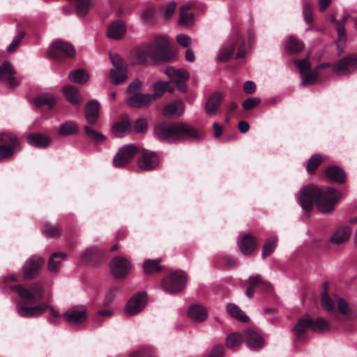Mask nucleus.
Instances as JSON below:
<instances>
[{
	"mask_svg": "<svg viewBox=\"0 0 357 357\" xmlns=\"http://www.w3.org/2000/svg\"><path fill=\"white\" fill-rule=\"evenodd\" d=\"M15 275H10L3 278L5 285L11 290L17 292L20 300L17 303V310L20 317L24 318L36 317L43 314L47 309L50 310L52 317L49 318V321L56 324L55 318L63 317L65 321L70 324H82L88 318L87 309L84 305H75L69 308L63 314L50 307L47 303L34 305L41 301L44 296V291L39 282H33L29 288H25L21 284L11 285L10 283L17 282Z\"/></svg>",
	"mask_w": 357,
	"mask_h": 357,
	"instance_id": "1",
	"label": "nucleus"
},
{
	"mask_svg": "<svg viewBox=\"0 0 357 357\" xmlns=\"http://www.w3.org/2000/svg\"><path fill=\"white\" fill-rule=\"evenodd\" d=\"M340 197L341 193L333 188L307 185L301 190L298 201L306 213L311 212L314 203L321 212L329 213L333 211Z\"/></svg>",
	"mask_w": 357,
	"mask_h": 357,
	"instance_id": "2",
	"label": "nucleus"
},
{
	"mask_svg": "<svg viewBox=\"0 0 357 357\" xmlns=\"http://www.w3.org/2000/svg\"><path fill=\"white\" fill-rule=\"evenodd\" d=\"M155 134L160 141L167 142L201 138L195 128L183 122H162L155 127Z\"/></svg>",
	"mask_w": 357,
	"mask_h": 357,
	"instance_id": "3",
	"label": "nucleus"
},
{
	"mask_svg": "<svg viewBox=\"0 0 357 357\" xmlns=\"http://www.w3.org/2000/svg\"><path fill=\"white\" fill-rule=\"evenodd\" d=\"M149 59L158 61L171 59L169 42L165 36H157L153 41L144 47L137 48L133 53L135 64H146Z\"/></svg>",
	"mask_w": 357,
	"mask_h": 357,
	"instance_id": "4",
	"label": "nucleus"
},
{
	"mask_svg": "<svg viewBox=\"0 0 357 357\" xmlns=\"http://www.w3.org/2000/svg\"><path fill=\"white\" fill-rule=\"evenodd\" d=\"M307 328L313 332L323 333L330 330L329 322L322 317L312 319L308 316H305L298 320L292 331L296 335L295 341L303 342L305 340V333Z\"/></svg>",
	"mask_w": 357,
	"mask_h": 357,
	"instance_id": "5",
	"label": "nucleus"
},
{
	"mask_svg": "<svg viewBox=\"0 0 357 357\" xmlns=\"http://www.w3.org/2000/svg\"><path fill=\"white\" fill-rule=\"evenodd\" d=\"M236 50H237L236 59H241L245 56V40L240 36H236L235 38L222 46L218 55V61L221 62L229 61L234 56Z\"/></svg>",
	"mask_w": 357,
	"mask_h": 357,
	"instance_id": "6",
	"label": "nucleus"
},
{
	"mask_svg": "<svg viewBox=\"0 0 357 357\" xmlns=\"http://www.w3.org/2000/svg\"><path fill=\"white\" fill-rule=\"evenodd\" d=\"M187 282V275L182 271L170 272L162 280L163 289L169 294H177L182 291Z\"/></svg>",
	"mask_w": 357,
	"mask_h": 357,
	"instance_id": "7",
	"label": "nucleus"
},
{
	"mask_svg": "<svg viewBox=\"0 0 357 357\" xmlns=\"http://www.w3.org/2000/svg\"><path fill=\"white\" fill-rule=\"evenodd\" d=\"M21 149L20 140L15 134L8 132L0 134V153L3 156L12 158L15 152Z\"/></svg>",
	"mask_w": 357,
	"mask_h": 357,
	"instance_id": "8",
	"label": "nucleus"
},
{
	"mask_svg": "<svg viewBox=\"0 0 357 357\" xmlns=\"http://www.w3.org/2000/svg\"><path fill=\"white\" fill-rule=\"evenodd\" d=\"M111 62L115 69L110 70V78L115 85L124 82L127 78L128 66L126 61L118 54H109Z\"/></svg>",
	"mask_w": 357,
	"mask_h": 357,
	"instance_id": "9",
	"label": "nucleus"
},
{
	"mask_svg": "<svg viewBox=\"0 0 357 357\" xmlns=\"http://www.w3.org/2000/svg\"><path fill=\"white\" fill-rule=\"evenodd\" d=\"M75 54L76 51L73 45L63 40L53 43L49 50V55L58 61L74 58Z\"/></svg>",
	"mask_w": 357,
	"mask_h": 357,
	"instance_id": "10",
	"label": "nucleus"
},
{
	"mask_svg": "<svg viewBox=\"0 0 357 357\" xmlns=\"http://www.w3.org/2000/svg\"><path fill=\"white\" fill-rule=\"evenodd\" d=\"M357 68V54H347L333 64V72L339 75L351 73Z\"/></svg>",
	"mask_w": 357,
	"mask_h": 357,
	"instance_id": "11",
	"label": "nucleus"
},
{
	"mask_svg": "<svg viewBox=\"0 0 357 357\" xmlns=\"http://www.w3.org/2000/svg\"><path fill=\"white\" fill-rule=\"evenodd\" d=\"M139 149L134 144H128L121 147L113 159L116 167H123L129 164L133 159Z\"/></svg>",
	"mask_w": 357,
	"mask_h": 357,
	"instance_id": "12",
	"label": "nucleus"
},
{
	"mask_svg": "<svg viewBox=\"0 0 357 357\" xmlns=\"http://www.w3.org/2000/svg\"><path fill=\"white\" fill-rule=\"evenodd\" d=\"M160 165V158L156 152L143 149L138 159V167L143 171H153Z\"/></svg>",
	"mask_w": 357,
	"mask_h": 357,
	"instance_id": "13",
	"label": "nucleus"
},
{
	"mask_svg": "<svg viewBox=\"0 0 357 357\" xmlns=\"http://www.w3.org/2000/svg\"><path fill=\"white\" fill-rule=\"evenodd\" d=\"M112 274L116 279H123L128 276L131 269V264L128 259L118 256L110 262Z\"/></svg>",
	"mask_w": 357,
	"mask_h": 357,
	"instance_id": "14",
	"label": "nucleus"
},
{
	"mask_svg": "<svg viewBox=\"0 0 357 357\" xmlns=\"http://www.w3.org/2000/svg\"><path fill=\"white\" fill-rule=\"evenodd\" d=\"M45 260L40 256H32L25 262L23 266V275L25 280L34 279L40 273Z\"/></svg>",
	"mask_w": 357,
	"mask_h": 357,
	"instance_id": "15",
	"label": "nucleus"
},
{
	"mask_svg": "<svg viewBox=\"0 0 357 357\" xmlns=\"http://www.w3.org/2000/svg\"><path fill=\"white\" fill-rule=\"evenodd\" d=\"M165 73L172 80L171 82H174L180 91L185 92L187 91L188 87L185 82L188 80L189 75L186 71L170 66L166 68Z\"/></svg>",
	"mask_w": 357,
	"mask_h": 357,
	"instance_id": "16",
	"label": "nucleus"
},
{
	"mask_svg": "<svg viewBox=\"0 0 357 357\" xmlns=\"http://www.w3.org/2000/svg\"><path fill=\"white\" fill-rule=\"evenodd\" d=\"M248 287L245 291V294L249 298H252L256 288H259L262 291L269 293L272 291L271 284L262 280L259 275L250 276L246 281Z\"/></svg>",
	"mask_w": 357,
	"mask_h": 357,
	"instance_id": "17",
	"label": "nucleus"
},
{
	"mask_svg": "<svg viewBox=\"0 0 357 357\" xmlns=\"http://www.w3.org/2000/svg\"><path fill=\"white\" fill-rule=\"evenodd\" d=\"M15 73L13 65L9 61H6L0 66V79L5 82L8 87L12 89L20 84L14 77Z\"/></svg>",
	"mask_w": 357,
	"mask_h": 357,
	"instance_id": "18",
	"label": "nucleus"
},
{
	"mask_svg": "<svg viewBox=\"0 0 357 357\" xmlns=\"http://www.w3.org/2000/svg\"><path fill=\"white\" fill-rule=\"evenodd\" d=\"M146 302V294L144 292H139L134 295L128 301L126 312L130 315H133L141 312L144 307Z\"/></svg>",
	"mask_w": 357,
	"mask_h": 357,
	"instance_id": "19",
	"label": "nucleus"
},
{
	"mask_svg": "<svg viewBox=\"0 0 357 357\" xmlns=\"http://www.w3.org/2000/svg\"><path fill=\"white\" fill-rule=\"evenodd\" d=\"M244 335L250 348L259 349L264 347V340L257 329L249 328L245 331Z\"/></svg>",
	"mask_w": 357,
	"mask_h": 357,
	"instance_id": "20",
	"label": "nucleus"
},
{
	"mask_svg": "<svg viewBox=\"0 0 357 357\" xmlns=\"http://www.w3.org/2000/svg\"><path fill=\"white\" fill-rule=\"evenodd\" d=\"M153 101L151 94L142 93H134L127 99V104L135 108H144L149 107Z\"/></svg>",
	"mask_w": 357,
	"mask_h": 357,
	"instance_id": "21",
	"label": "nucleus"
},
{
	"mask_svg": "<svg viewBox=\"0 0 357 357\" xmlns=\"http://www.w3.org/2000/svg\"><path fill=\"white\" fill-rule=\"evenodd\" d=\"M339 313L345 317L347 320L355 319L357 317V311L353 305L349 304L344 298L338 297L335 300Z\"/></svg>",
	"mask_w": 357,
	"mask_h": 357,
	"instance_id": "22",
	"label": "nucleus"
},
{
	"mask_svg": "<svg viewBox=\"0 0 357 357\" xmlns=\"http://www.w3.org/2000/svg\"><path fill=\"white\" fill-rule=\"evenodd\" d=\"M105 258V252L98 248L87 249L82 256V260L89 264H97Z\"/></svg>",
	"mask_w": 357,
	"mask_h": 357,
	"instance_id": "23",
	"label": "nucleus"
},
{
	"mask_svg": "<svg viewBox=\"0 0 357 357\" xmlns=\"http://www.w3.org/2000/svg\"><path fill=\"white\" fill-rule=\"evenodd\" d=\"M100 105L97 100H91L85 106V118L90 126L94 125L99 117Z\"/></svg>",
	"mask_w": 357,
	"mask_h": 357,
	"instance_id": "24",
	"label": "nucleus"
},
{
	"mask_svg": "<svg viewBox=\"0 0 357 357\" xmlns=\"http://www.w3.org/2000/svg\"><path fill=\"white\" fill-rule=\"evenodd\" d=\"M62 91L67 100L73 105L78 106L82 103L83 99L77 87L72 85H65Z\"/></svg>",
	"mask_w": 357,
	"mask_h": 357,
	"instance_id": "25",
	"label": "nucleus"
},
{
	"mask_svg": "<svg viewBox=\"0 0 357 357\" xmlns=\"http://www.w3.org/2000/svg\"><path fill=\"white\" fill-rule=\"evenodd\" d=\"M257 245L255 238L250 234H245L238 241L239 248L244 255L252 254L256 249Z\"/></svg>",
	"mask_w": 357,
	"mask_h": 357,
	"instance_id": "26",
	"label": "nucleus"
},
{
	"mask_svg": "<svg viewBox=\"0 0 357 357\" xmlns=\"http://www.w3.org/2000/svg\"><path fill=\"white\" fill-rule=\"evenodd\" d=\"M325 176L327 178L337 183H344L347 179L344 171L335 165L331 166L325 170Z\"/></svg>",
	"mask_w": 357,
	"mask_h": 357,
	"instance_id": "27",
	"label": "nucleus"
},
{
	"mask_svg": "<svg viewBox=\"0 0 357 357\" xmlns=\"http://www.w3.org/2000/svg\"><path fill=\"white\" fill-rule=\"evenodd\" d=\"M27 142L33 146L45 148L50 144V138L45 134L31 133L26 137Z\"/></svg>",
	"mask_w": 357,
	"mask_h": 357,
	"instance_id": "28",
	"label": "nucleus"
},
{
	"mask_svg": "<svg viewBox=\"0 0 357 357\" xmlns=\"http://www.w3.org/2000/svg\"><path fill=\"white\" fill-rule=\"evenodd\" d=\"M126 31L125 24L119 20L114 21L107 28V36L110 38L119 40Z\"/></svg>",
	"mask_w": 357,
	"mask_h": 357,
	"instance_id": "29",
	"label": "nucleus"
},
{
	"mask_svg": "<svg viewBox=\"0 0 357 357\" xmlns=\"http://www.w3.org/2000/svg\"><path fill=\"white\" fill-rule=\"evenodd\" d=\"M222 100V96L219 92L211 94L205 105V111L208 115H213L218 109Z\"/></svg>",
	"mask_w": 357,
	"mask_h": 357,
	"instance_id": "30",
	"label": "nucleus"
},
{
	"mask_svg": "<svg viewBox=\"0 0 357 357\" xmlns=\"http://www.w3.org/2000/svg\"><path fill=\"white\" fill-rule=\"evenodd\" d=\"M184 107V103L181 100H174L163 108L162 114L165 116H179L183 113Z\"/></svg>",
	"mask_w": 357,
	"mask_h": 357,
	"instance_id": "31",
	"label": "nucleus"
},
{
	"mask_svg": "<svg viewBox=\"0 0 357 357\" xmlns=\"http://www.w3.org/2000/svg\"><path fill=\"white\" fill-rule=\"evenodd\" d=\"M351 231V228L349 226L340 227L331 236V242L335 245L345 243L349 238Z\"/></svg>",
	"mask_w": 357,
	"mask_h": 357,
	"instance_id": "32",
	"label": "nucleus"
},
{
	"mask_svg": "<svg viewBox=\"0 0 357 357\" xmlns=\"http://www.w3.org/2000/svg\"><path fill=\"white\" fill-rule=\"evenodd\" d=\"M161 259H146L143 264V270L146 275H149L163 271V266L160 264Z\"/></svg>",
	"mask_w": 357,
	"mask_h": 357,
	"instance_id": "33",
	"label": "nucleus"
},
{
	"mask_svg": "<svg viewBox=\"0 0 357 357\" xmlns=\"http://www.w3.org/2000/svg\"><path fill=\"white\" fill-rule=\"evenodd\" d=\"M153 88L154 93L151 96L153 100L159 99L165 92L172 93L174 90L172 86V82H158L153 84Z\"/></svg>",
	"mask_w": 357,
	"mask_h": 357,
	"instance_id": "34",
	"label": "nucleus"
},
{
	"mask_svg": "<svg viewBox=\"0 0 357 357\" xmlns=\"http://www.w3.org/2000/svg\"><path fill=\"white\" fill-rule=\"evenodd\" d=\"M188 316L196 322H202L206 319L207 313L202 306L195 304L190 307Z\"/></svg>",
	"mask_w": 357,
	"mask_h": 357,
	"instance_id": "35",
	"label": "nucleus"
},
{
	"mask_svg": "<svg viewBox=\"0 0 357 357\" xmlns=\"http://www.w3.org/2000/svg\"><path fill=\"white\" fill-rule=\"evenodd\" d=\"M349 17V15H344L341 20H336L334 15H331L330 17V21L335 26L340 41L345 40L346 31L344 26Z\"/></svg>",
	"mask_w": 357,
	"mask_h": 357,
	"instance_id": "36",
	"label": "nucleus"
},
{
	"mask_svg": "<svg viewBox=\"0 0 357 357\" xmlns=\"http://www.w3.org/2000/svg\"><path fill=\"white\" fill-rule=\"evenodd\" d=\"M33 103L37 107L47 106L49 109H52L56 105L54 98L50 94H43L36 97Z\"/></svg>",
	"mask_w": 357,
	"mask_h": 357,
	"instance_id": "37",
	"label": "nucleus"
},
{
	"mask_svg": "<svg viewBox=\"0 0 357 357\" xmlns=\"http://www.w3.org/2000/svg\"><path fill=\"white\" fill-rule=\"evenodd\" d=\"M321 305L327 312L331 313H336L335 302L329 296L328 293V284H324V290L321 293Z\"/></svg>",
	"mask_w": 357,
	"mask_h": 357,
	"instance_id": "38",
	"label": "nucleus"
},
{
	"mask_svg": "<svg viewBox=\"0 0 357 357\" xmlns=\"http://www.w3.org/2000/svg\"><path fill=\"white\" fill-rule=\"evenodd\" d=\"M191 9V6L189 4L183 5L180 8V24L184 26H188L192 24L194 20V14L188 13Z\"/></svg>",
	"mask_w": 357,
	"mask_h": 357,
	"instance_id": "39",
	"label": "nucleus"
},
{
	"mask_svg": "<svg viewBox=\"0 0 357 357\" xmlns=\"http://www.w3.org/2000/svg\"><path fill=\"white\" fill-rule=\"evenodd\" d=\"M227 312L234 318L241 322H248V317L237 305L230 303L227 306Z\"/></svg>",
	"mask_w": 357,
	"mask_h": 357,
	"instance_id": "40",
	"label": "nucleus"
},
{
	"mask_svg": "<svg viewBox=\"0 0 357 357\" xmlns=\"http://www.w3.org/2000/svg\"><path fill=\"white\" fill-rule=\"evenodd\" d=\"M130 128V119L124 117L120 122H117L112 126V132L115 136L119 137Z\"/></svg>",
	"mask_w": 357,
	"mask_h": 357,
	"instance_id": "41",
	"label": "nucleus"
},
{
	"mask_svg": "<svg viewBox=\"0 0 357 357\" xmlns=\"http://www.w3.org/2000/svg\"><path fill=\"white\" fill-rule=\"evenodd\" d=\"M66 255L61 252L53 253L49 259L47 267L51 272H56L59 268L62 260L66 258Z\"/></svg>",
	"mask_w": 357,
	"mask_h": 357,
	"instance_id": "42",
	"label": "nucleus"
},
{
	"mask_svg": "<svg viewBox=\"0 0 357 357\" xmlns=\"http://www.w3.org/2000/svg\"><path fill=\"white\" fill-rule=\"evenodd\" d=\"M79 127L75 122L66 121L59 128V134L62 136L71 135L78 132Z\"/></svg>",
	"mask_w": 357,
	"mask_h": 357,
	"instance_id": "43",
	"label": "nucleus"
},
{
	"mask_svg": "<svg viewBox=\"0 0 357 357\" xmlns=\"http://www.w3.org/2000/svg\"><path fill=\"white\" fill-rule=\"evenodd\" d=\"M88 75L82 69L71 71L69 74L70 80L75 83L84 84L88 80Z\"/></svg>",
	"mask_w": 357,
	"mask_h": 357,
	"instance_id": "44",
	"label": "nucleus"
},
{
	"mask_svg": "<svg viewBox=\"0 0 357 357\" xmlns=\"http://www.w3.org/2000/svg\"><path fill=\"white\" fill-rule=\"evenodd\" d=\"M287 48L289 52L296 53L301 52L304 48V44L302 41L298 39L291 36L289 38Z\"/></svg>",
	"mask_w": 357,
	"mask_h": 357,
	"instance_id": "45",
	"label": "nucleus"
},
{
	"mask_svg": "<svg viewBox=\"0 0 357 357\" xmlns=\"http://www.w3.org/2000/svg\"><path fill=\"white\" fill-rule=\"evenodd\" d=\"M323 162V158L319 155H312L307 162L306 170L309 174L314 173Z\"/></svg>",
	"mask_w": 357,
	"mask_h": 357,
	"instance_id": "46",
	"label": "nucleus"
},
{
	"mask_svg": "<svg viewBox=\"0 0 357 357\" xmlns=\"http://www.w3.org/2000/svg\"><path fill=\"white\" fill-rule=\"evenodd\" d=\"M243 340V336L238 333L229 335L226 339V345L229 349H234L240 345Z\"/></svg>",
	"mask_w": 357,
	"mask_h": 357,
	"instance_id": "47",
	"label": "nucleus"
},
{
	"mask_svg": "<svg viewBox=\"0 0 357 357\" xmlns=\"http://www.w3.org/2000/svg\"><path fill=\"white\" fill-rule=\"evenodd\" d=\"M303 17L305 22L310 25L306 31L311 30L313 23L312 6L310 2L306 1L303 4Z\"/></svg>",
	"mask_w": 357,
	"mask_h": 357,
	"instance_id": "48",
	"label": "nucleus"
},
{
	"mask_svg": "<svg viewBox=\"0 0 357 357\" xmlns=\"http://www.w3.org/2000/svg\"><path fill=\"white\" fill-rule=\"evenodd\" d=\"M277 245V239L271 238L266 241L262 248V257L264 259L268 257L275 250Z\"/></svg>",
	"mask_w": 357,
	"mask_h": 357,
	"instance_id": "49",
	"label": "nucleus"
},
{
	"mask_svg": "<svg viewBox=\"0 0 357 357\" xmlns=\"http://www.w3.org/2000/svg\"><path fill=\"white\" fill-rule=\"evenodd\" d=\"M43 233L48 237L57 238L60 236L61 228L59 225L47 223L43 227Z\"/></svg>",
	"mask_w": 357,
	"mask_h": 357,
	"instance_id": "50",
	"label": "nucleus"
},
{
	"mask_svg": "<svg viewBox=\"0 0 357 357\" xmlns=\"http://www.w3.org/2000/svg\"><path fill=\"white\" fill-rule=\"evenodd\" d=\"M84 130L85 132L86 135L89 139L96 142H102L105 139V136L102 134L93 130L92 128H90L89 126H85L84 128Z\"/></svg>",
	"mask_w": 357,
	"mask_h": 357,
	"instance_id": "51",
	"label": "nucleus"
},
{
	"mask_svg": "<svg viewBox=\"0 0 357 357\" xmlns=\"http://www.w3.org/2000/svg\"><path fill=\"white\" fill-rule=\"evenodd\" d=\"M302 76L303 80L301 84L302 86H305L314 82L319 77V72L314 68L312 71H308L305 74H303Z\"/></svg>",
	"mask_w": 357,
	"mask_h": 357,
	"instance_id": "52",
	"label": "nucleus"
},
{
	"mask_svg": "<svg viewBox=\"0 0 357 357\" xmlns=\"http://www.w3.org/2000/svg\"><path fill=\"white\" fill-rule=\"evenodd\" d=\"M25 35V31H22L19 32L13 38L10 45L8 47L7 52L8 53H13L20 45L22 40L24 38Z\"/></svg>",
	"mask_w": 357,
	"mask_h": 357,
	"instance_id": "53",
	"label": "nucleus"
},
{
	"mask_svg": "<svg viewBox=\"0 0 357 357\" xmlns=\"http://www.w3.org/2000/svg\"><path fill=\"white\" fill-rule=\"evenodd\" d=\"M142 18L145 24H153L155 22V10L153 8L146 9L142 13Z\"/></svg>",
	"mask_w": 357,
	"mask_h": 357,
	"instance_id": "54",
	"label": "nucleus"
},
{
	"mask_svg": "<svg viewBox=\"0 0 357 357\" xmlns=\"http://www.w3.org/2000/svg\"><path fill=\"white\" fill-rule=\"evenodd\" d=\"M294 63L299 68V71L301 75L310 71L311 68V64L308 58H305L303 60L296 59L294 60Z\"/></svg>",
	"mask_w": 357,
	"mask_h": 357,
	"instance_id": "55",
	"label": "nucleus"
},
{
	"mask_svg": "<svg viewBox=\"0 0 357 357\" xmlns=\"http://www.w3.org/2000/svg\"><path fill=\"white\" fill-rule=\"evenodd\" d=\"M261 102V99L257 97H250L242 102V106L245 110H251Z\"/></svg>",
	"mask_w": 357,
	"mask_h": 357,
	"instance_id": "56",
	"label": "nucleus"
},
{
	"mask_svg": "<svg viewBox=\"0 0 357 357\" xmlns=\"http://www.w3.org/2000/svg\"><path fill=\"white\" fill-rule=\"evenodd\" d=\"M218 260L226 268H234L237 264V260L231 256H222L218 258Z\"/></svg>",
	"mask_w": 357,
	"mask_h": 357,
	"instance_id": "57",
	"label": "nucleus"
},
{
	"mask_svg": "<svg viewBox=\"0 0 357 357\" xmlns=\"http://www.w3.org/2000/svg\"><path fill=\"white\" fill-rule=\"evenodd\" d=\"M142 89V82L139 79H135L132 83L129 84L127 88V92L132 95L134 93H139L138 91Z\"/></svg>",
	"mask_w": 357,
	"mask_h": 357,
	"instance_id": "58",
	"label": "nucleus"
},
{
	"mask_svg": "<svg viewBox=\"0 0 357 357\" xmlns=\"http://www.w3.org/2000/svg\"><path fill=\"white\" fill-rule=\"evenodd\" d=\"M225 347L223 345L218 344L213 347L208 357H224Z\"/></svg>",
	"mask_w": 357,
	"mask_h": 357,
	"instance_id": "59",
	"label": "nucleus"
},
{
	"mask_svg": "<svg viewBox=\"0 0 357 357\" xmlns=\"http://www.w3.org/2000/svg\"><path fill=\"white\" fill-rule=\"evenodd\" d=\"M147 128V123L143 119H137L134 124V129L137 132H144Z\"/></svg>",
	"mask_w": 357,
	"mask_h": 357,
	"instance_id": "60",
	"label": "nucleus"
},
{
	"mask_svg": "<svg viewBox=\"0 0 357 357\" xmlns=\"http://www.w3.org/2000/svg\"><path fill=\"white\" fill-rule=\"evenodd\" d=\"M176 41L181 45L188 47L190 46L191 39L189 36L185 34H179L176 36Z\"/></svg>",
	"mask_w": 357,
	"mask_h": 357,
	"instance_id": "61",
	"label": "nucleus"
},
{
	"mask_svg": "<svg viewBox=\"0 0 357 357\" xmlns=\"http://www.w3.org/2000/svg\"><path fill=\"white\" fill-rule=\"evenodd\" d=\"M176 4L174 2H171L165 7V19H169L172 16L176 9Z\"/></svg>",
	"mask_w": 357,
	"mask_h": 357,
	"instance_id": "62",
	"label": "nucleus"
},
{
	"mask_svg": "<svg viewBox=\"0 0 357 357\" xmlns=\"http://www.w3.org/2000/svg\"><path fill=\"white\" fill-rule=\"evenodd\" d=\"M243 90L247 94H252L256 91V85L252 81H247L243 84Z\"/></svg>",
	"mask_w": 357,
	"mask_h": 357,
	"instance_id": "63",
	"label": "nucleus"
},
{
	"mask_svg": "<svg viewBox=\"0 0 357 357\" xmlns=\"http://www.w3.org/2000/svg\"><path fill=\"white\" fill-rule=\"evenodd\" d=\"M130 357H154L149 351H139L130 355Z\"/></svg>",
	"mask_w": 357,
	"mask_h": 357,
	"instance_id": "64",
	"label": "nucleus"
}]
</instances>
